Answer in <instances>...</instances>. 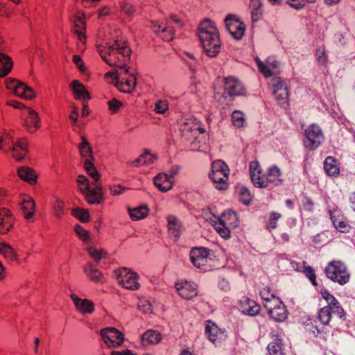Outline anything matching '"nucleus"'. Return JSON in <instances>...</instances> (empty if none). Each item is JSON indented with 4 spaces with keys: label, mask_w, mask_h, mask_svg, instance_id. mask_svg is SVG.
Wrapping results in <instances>:
<instances>
[{
    "label": "nucleus",
    "mask_w": 355,
    "mask_h": 355,
    "mask_svg": "<svg viewBox=\"0 0 355 355\" xmlns=\"http://www.w3.org/2000/svg\"><path fill=\"white\" fill-rule=\"evenodd\" d=\"M303 272L313 286H318L315 270L312 267L309 266H304Z\"/></svg>",
    "instance_id": "obj_55"
},
{
    "label": "nucleus",
    "mask_w": 355,
    "mask_h": 355,
    "mask_svg": "<svg viewBox=\"0 0 355 355\" xmlns=\"http://www.w3.org/2000/svg\"><path fill=\"white\" fill-rule=\"evenodd\" d=\"M198 35L204 51L209 57H216L220 51V40L214 21L204 19L198 28Z\"/></svg>",
    "instance_id": "obj_3"
},
{
    "label": "nucleus",
    "mask_w": 355,
    "mask_h": 355,
    "mask_svg": "<svg viewBox=\"0 0 355 355\" xmlns=\"http://www.w3.org/2000/svg\"><path fill=\"white\" fill-rule=\"evenodd\" d=\"M105 77H112L116 87L121 92L131 93L135 89L137 79L135 74L130 71V68L121 69V72H108Z\"/></svg>",
    "instance_id": "obj_5"
},
{
    "label": "nucleus",
    "mask_w": 355,
    "mask_h": 355,
    "mask_svg": "<svg viewBox=\"0 0 355 355\" xmlns=\"http://www.w3.org/2000/svg\"><path fill=\"white\" fill-rule=\"evenodd\" d=\"M71 112L69 116V118L71 121H72V125H74L76 122H77V119H78V107L76 105H71Z\"/></svg>",
    "instance_id": "obj_64"
},
{
    "label": "nucleus",
    "mask_w": 355,
    "mask_h": 355,
    "mask_svg": "<svg viewBox=\"0 0 355 355\" xmlns=\"http://www.w3.org/2000/svg\"><path fill=\"white\" fill-rule=\"evenodd\" d=\"M13 225V218L11 211L6 208L0 209V234L8 233Z\"/></svg>",
    "instance_id": "obj_25"
},
{
    "label": "nucleus",
    "mask_w": 355,
    "mask_h": 355,
    "mask_svg": "<svg viewBox=\"0 0 355 355\" xmlns=\"http://www.w3.org/2000/svg\"><path fill=\"white\" fill-rule=\"evenodd\" d=\"M331 219L334 227L340 232L347 233L351 230L346 218H345L339 211H334L331 214Z\"/></svg>",
    "instance_id": "obj_26"
},
{
    "label": "nucleus",
    "mask_w": 355,
    "mask_h": 355,
    "mask_svg": "<svg viewBox=\"0 0 355 355\" xmlns=\"http://www.w3.org/2000/svg\"><path fill=\"white\" fill-rule=\"evenodd\" d=\"M6 83L7 88L12 89L16 96L27 100H31L36 96L33 89L24 83H20L15 79H7Z\"/></svg>",
    "instance_id": "obj_16"
},
{
    "label": "nucleus",
    "mask_w": 355,
    "mask_h": 355,
    "mask_svg": "<svg viewBox=\"0 0 355 355\" xmlns=\"http://www.w3.org/2000/svg\"><path fill=\"white\" fill-rule=\"evenodd\" d=\"M20 206L24 218L27 220H30L35 214V201L31 197L24 196L22 198L21 202L20 203Z\"/></svg>",
    "instance_id": "obj_28"
},
{
    "label": "nucleus",
    "mask_w": 355,
    "mask_h": 355,
    "mask_svg": "<svg viewBox=\"0 0 355 355\" xmlns=\"http://www.w3.org/2000/svg\"><path fill=\"white\" fill-rule=\"evenodd\" d=\"M166 220L168 235L170 237H173L176 241L179 239L184 231L182 223L174 215H168Z\"/></svg>",
    "instance_id": "obj_20"
},
{
    "label": "nucleus",
    "mask_w": 355,
    "mask_h": 355,
    "mask_svg": "<svg viewBox=\"0 0 355 355\" xmlns=\"http://www.w3.org/2000/svg\"><path fill=\"white\" fill-rule=\"evenodd\" d=\"M162 340V335L154 330H148L142 336L141 343L144 346L157 345Z\"/></svg>",
    "instance_id": "obj_33"
},
{
    "label": "nucleus",
    "mask_w": 355,
    "mask_h": 355,
    "mask_svg": "<svg viewBox=\"0 0 355 355\" xmlns=\"http://www.w3.org/2000/svg\"><path fill=\"white\" fill-rule=\"evenodd\" d=\"M256 62L259 71L266 78L271 77L274 71L279 67V62L270 58H268L265 62L256 59Z\"/></svg>",
    "instance_id": "obj_22"
},
{
    "label": "nucleus",
    "mask_w": 355,
    "mask_h": 355,
    "mask_svg": "<svg viewBox=\"0 0 355 355\" xmlns=\"http://www.w3.org/2000/svg\"><path fill=\"white\" fill-rule=\"evenodd\" d=\"M101 336L104 343L110 348L121 347L125 340L124 334L114 327L102 329Z\"/></svg>",
    "instance_id": "obj_15"
},
{
    "label": "nucleus",
    "mask_w": 355,
    "mask_h": 355,
    "mask_svg": "<svg viewBox=\"0 0 355 355\" xmlns=\"http://www.w3.org/2000/svg\"><path fill=\"white\" fill-rule=\"evenodd\" d=\"M239 220L236 212L228 210L225 211L215 222L214 227L223 238L230 237V231L238 227Z\"/></svg>",
    "instance_id": "obj_8"
},
{
    "label": "nucleus",
    "mask_w": 355,
    "mask_h": 355,
    "mask_svg": "<svg viewBox=\"0 0 355 355\" xmlns=\"http://www.w3.org/2000/svg\"><path fill=\"white\" fill-rule=\"evenodd\" d=\"M230 169L222 160H216L211 164V172L209 176L216 189L226 190L229 187Z\"/></svg>",
    "instance_id": "obj_6"
},
{
    "label": "nucleus",
    "mask_w": 355,
    "mask_h": 355,
    "mask_svg": "<svg viewBox=\"0 0 355 355\" xmlns=\"http://www.w3.org/2000/svg\"><path fill=\"white\" fill-rule=\"evenodd\" d=\"M27 116L24 121V127L31 133L35 132L40 128V120L36 112L30 107H27Z\"/></svg>",
    "instance_id": "obj_23"
},
{
    "label": "nucleus",
    "mask_w": 355,
    "mask_h": 355,
    "mask_svg": "<svg viewBox=\"0 0 355 355\" xmlns=\"http://www.w3.org/2000/svg\"><path fill=\"white\" fill-rule=\"evenodd\" d=\"M121 10L128 16H132L136 12V8L128 2H123L121 3Z\"/></svg>",
    "instance_id": "obj_57"
},
{
    "label": "nucleus",
    "mask_w": 355,
    "mask_h": 355,
    "mask_svg": "<svg viewBox=\"0 0 355 355\" xmlns=\"http://www.w3.org/2000/svg\"><path fill=\"white\" fill-rule=\"evenodd\" d=\"M324 169L326 174L331 177H337L340 174L338 161L334 157H327L324 162Z\"/></svg>",
    "instance_id": "obj_29"
},
{
    "label": "nucleus",
    "mask_w": 355,
    "mask_h": 355,
    "mask_svg": "<svg viewBox=\"0 0 355 355\" xmlns=\"http://www.w3.org/2000/svg\"><path fill=\"white\" fill-rule=\"evenodd\" d=\"M137 307L139 311H151L153 304L147 298L141 297L138 300Z\"/></svg>",
    "instance_id": "obj_52"
},
{
    "label": "nucleus",
    "mask_w": 355,
    "mask_h": 355,
    "mask_svg": "<svg viewBox=\"0 0 355 355\" xmlns=\"http://www.w3.org/2000/svg\"><path fill=\"white\" fill-rule=\"evenodd\" d=\"M249 173L253 185L257 188H272L282 184L280 169L272 166L263 172L257 161H252L249 164Z\"/></svg>",
    "instance_id": "obj_2"
},
{
    "label": "nucleus",
    "mask_w": 355,
    "mask_h": 355,
    "mask_svg": "<svg viewBox=\"0 0 355 355\" xmlns=\"http://www.w3.org/2000/svg\"><path fill=\"white\" fill-rule=\"evenodd\" d=\"M87 252L97 264L101 259H105L107 256V253L105 250L103 249H98L93 246L87 248Z\"/></svg>",
    "instance_id": "obj_46"
},
{
    "label": "nucleus",
    "mask_w": 355,
    "mask_h": 355,
    "mask_svg": "<svg viewBox=\"0 0 355 355\" xmlns=\"http://www.w3.org/2000/svg\"><path fill=\"white\" fill-rule=\"evenodd\" d=\"M270 318L276 322H283L287 318V312H268Z\"/></svg>",
    "instance_id": "obj_59"
},
{
    "label": "nucleus",
    "mask_w": 355,
    "mask_h": 355,
    "mask_svg": "<svg viewBox=\"0 0 355 355\" xmlns=\"http://www.w3.org/2000/svg\"><path fill=\"white\" fill-rule=\"evenodd\" d=\"M264 291L265 289L261 291V295L262 297L265 300L266 303L264 304V307L267 311H274L276 309H285V305L281 301L279 297L274 296V295H271V297H264Z\"/></svg>",
    "instance_id": "obj_32"
},
{
    "label": "nucleus",
    "mask_w": 355,
    "mask_h": 355,
    "mask_svg": "<svg viewBox=\"0 0 355 355\" xmlns=\"http://www.w3.org/2000/svg\"><path fill=\"white\" fill-rule=\"evenodd\" d=\"M343 311L338 300L334 297L327 302V306L322 308L320 311Z\"/></svg>",
    "instance_id": "obj_53"
},
{
    "label": "nucleus",
    "mask_w": 355,
    "mask_h": 355,
    "mask_svg": "<svg viewBox=\"0 0 355 355\" xmlns=\"http://www.w3.org/2000/svg\"><path fill=\"white\" fill-rule=\"evenodd\" d=\"M118 283L124 288L136 291L140 287L138 282L139 275L126 268H121L114 270Z\"/></svg>",
    "instance_id": "obj_12"
},
{
    "label": "nucleus",
    "mask_w": 355,
    "mask_h": 355,
    "mask_svg": "<svg viewBox=\"0 0 355 355\" xmlns=\"http://www.w3.org/2000/svg\"><path fill=\"white\" fill-rule=\"evenodd\" d=\"M151 28L153 32L164 41L170 42L174 38V27L171 22L152 21Z\"/></svg>",
    "instance_id": "obj_18"
},
{
    "label": "nucleus",
    "mask_w": 355,
    "mask_h": 355,
    "mask_svg": "<svg viewBox=\"0 0 355 355\" xmlns=\"http://www.w3.org/2000/svg\"><path fill=\"white\" fill-rule=\"evenodd\" d=\"M13 62L10 56L0 53V77L6 76L12 70Z\"/></svg>",
    "instance_id": "obj_34"
},
{
    "label": "nucleus",
    "mask_w": 355,
    "mask_h": 355,
    "mask_svg": "<svg viewBox=\"0 0 355 355\" xmlns=\"http://www.w3.org/2000/svg\"><path fill=\"white\" fill-rule=\"evenodd\" d=\"M76 182L80 191L85 195L89 204H99L103 198L102 188L99 184L94 183V188L89 184L88 178L83 175L78 176Z\"/></svg>",
    "instance_id": "obj_7"
},
{
    "label": "nucleus",
    "mask_w": 355,
    "mask_h": 355,
    "mask_svg": "<svg viewBox=\"0 0 355 355\" xmlns=\"http://www.w3.org/2000/svg\"><path fill=\"white\" fill-rule=\"evenodd\" d=\"M232 122L237 128L243 127L245 123L243 113L239 110L234 111L232 114Z\"/></svg>",
    "instance_id": "obj_47"
},
{
    "label": "nucleus",
    "mask_w": 355,
    "mask_h": 355,
    "mask_svg": "<svg viewBox=\"0 0 355 355\" xmlns=\"http://www.w3.org/2000/svg\"><path fill=\"white\" fill-rule=\"evenodd\" d=\"M98 52L108 65L121 70L130 63L132 51L125 41L116 40L100 46Z\"/></svg>",
    "instance_id": "obj_1"
},
{
    "label": "nucleus",
    "mask_w": 355,
    "mask_h": 355,
    "mask_svg": "<svg viewBox=\"0 0 355 355\" xmlns=\"http://www.w3.org/2000/svg\"><path fill=\"white\" fill-rule=\"evenodd\" d=\"M107 104L109 109L112 113H116L122 106V103L116 98H113L112 100L108 101Z\"/></svg>",
    "instance_id": "obj_60"
},
{
    "label": "nucleus",
    "mask_w": 355,
    "mask_h": 355,
    "mask_svg": "<svg viewBox=\"0 0 355 355\" xmlns=\"http://www.w3.org/2000/svg\"><path fill=\"white\" fill-rule=\"evenodd\" d=\"M209 250L205 248H193L190 252V259L195 267L202 270L211 268Z\"/></svg>",
    "instance_id": "obj_13"
},
{
    "label": "nucleus",
    "mask_w": 355,
    "mask_h": 355,
    "mask_svg": "<svg viewBox=\"0 0 355 355\" xmlns=\"http://www.w3.org/2000/svg\"><path fill=\"white\" fill-rule=\"evenodd\" d=\"M28 141L25 138L19 139L15 143H13L10 149L12 156L16 160L23 159L27 153Z\"/></svg>",
    "instance_id": "obj_27"
},
{
    "label": "nucleus",
    "mask_w": 355,
    "mask_h": 355,
    "mask_svg": "<svg viewBox=\"0 0 355 355\" xmlns=\"http://www.w3.org/2000/svg\"><path fill=\"white\" fill-rule=\"evenodd\" d=\"M83 270L87 278L96 284H103L106 282L105 275L91 262L85 264Z\"/></svg>",
    "instance_id": "obj_21"
},
{
    "label": "nucleus",
    "mask_w": 355,
    "mask_h": 355,
    "mask_svg": "<svg viewBox=\"0 0 355 355\" xmlns=\"http://www.w3.org/2000/svg\"><path fill=\"white\" fill-rule=\"evenodd\" d=\"M178 295L183 299L189 300L198 294V286L192 281H180L175 284Z\"/></svg>",
    "instance_id": "obj_17"
},
{
    "label": "nucleus",
    "mask_w": 355,
    "mask_h": 355,
    "mask_svg": "<svg viewBox=\"0 0 355 355\" xmlns=\"http://www.w3.org/2000/svg\"><path fill=\"white\" fill-rule=\"evenodd\" d=\"M239 309L241 311H260V305L248 297L243 296L239 300Z\"/></svg>",
    "instance_id": "obj_37"
},
{
    "label": "nucleus",
    "mask_w": 355,
    "mask_h": 355,
    "mask_svg": "<svg viewBox=\"0 0 355 355\" xmlns=\"http://www.w3.org/2000/svg\"><path fill=\"white\" fill-rule=\"evenodd\" d=\"M70 87L76 99L87 101L90 98L89 92L80 81L76 80H73Z\"/></svg>",
    "instance_id": "obj_30"
},
{
    "label": "nucleus",
    "mask_w": 355,
    "mask_h": 355,
    "mask_svg": "<svg viewBox=\"0 0 355 355\" xmlns=\"http://www.w3.org/2000/svg\"><path fill=\"white\" fill-rule=\"evenodd\" d=\"M72 214L83 223L88 222L89 220V212L79 207L73 209Z\"/></svg>",
    "instance_id": "obj_50"
},
{
    "label": "nucleus",
    "mask_w": 355,
    "mask_h": 355,
    "mask_svg": "<svg viewBox=\"0 0 355 355\" xmlns=\"http://www.w3.org/2000/svg\"><path fill=\"white\" fill-rule=\"evenodd\" d=\"M270 337L272 339L268 347L267 355H284L283 352V343L280 336L276 332H271Z\"/></svg>",
    "instance_id": "obj_24"
},
{
    "label": "nucleus",
    "mask_w": 355,
    "mask_h": 355,
    "mask_svg": "<svg viewBox=\"0 0 355 355\" xmlns=\"http://www.w3.org/2000/svg\"><path fill=\"white\" fill-rule=\"evenodd\" d=\"M270 87L277 103L283 107L288 106L289 88L286 80L281 77L275 76L270 80Z\"/></svg>",
    "instance_id": "obj_10"
},
{
    "label": "nucleus",
    "mask_w": 355,
    "mask_h": 355,
    "mask_svg": "<svg viewBox=\"0 0 355 355\" xmlns=\"http://www.w3.org/2000/svg\"><path fill=\"white\" fill-rule=\"evenodd\" d=\"M73 31L77 35L78 40L85 44L86 38V21L85 15L83 12H78L74 17L73 20Z\"/></svg>",
    "instance_id": "obj_19"
},
{
    "label": "nucleus",
    "mask_w": 355,
    "mask_h": 355,
    "mask_svg": "<svg viewBox=\"0 0 355 355\" xmlns=\"http://www.w3.org/2000/svg\"><path fill=\"white\" fill-rule=\"evenodd\" d=\"M92 161L93 160H90L89 159L85 160L84 167L87 174L94 180V182L98 184V182L100 179V175L94 166Z\"/></svg>",
    "instance_id": "obj_44"
},
{
    "label": "nucleus",
    "mask_w": 355,
    "mask_h": 355,
    "mask_svg": "<svg viewBox=\"0 0 355 355\" xmlns=\"http://www.w3.org/2000/svg\"><path fill=\"white\" fill-rule=\"evenodd\" d=\"M71 299L78 311H94V304L91 300H83L74 295H71Z\"/></svg>",
    "instance_id": "obj_38"
},
{
    "label": "nucleus",
    "mask_w": 355,
    "mask_h": 355,
    "mask_svg": "<svg viewBox=\"0 0 355 355\" xmlns=\"http://www.w3.org/2000/svg\"><path fill=\"white\" fill-rule=\"evenodd\" d=\"M285 2L296 10L302 8L305 5L304 0H285Z\"/></svg>",
    "instance_id": "obj_61"
},
{
    "label": "nucleus",
    "mask_w": 355,
    "mask_h": 355,
    "mask_svg": "<svg viewBox=\"0 0 355 355\" xmlns=\"http://www.w3.org/2000/svg\"><path fill=\"white\" fill-rule=\"evenodd\" d=\"M303 209L307 211H312L314 208V202L309 198H304L302 201Z\"/></svg>",
    "instance_id": "obj_63"
},
{
    "label": "nucleus",
    "mask_w": 355,
    "mask_h": 355,
    "mask_svg": "<svg viewBox=\"0 0 355 355\" xmlns=\"http://www.w3.org/2000/svg\"><path fill=\"white\" fill-rule=\"evenodd\" d=\"M315 56L318 62L321 64L325 66L327 64V55L326 53L325 47L324 46H321L317 48L315 51Z\"/></svg>",
    "instance_id": "obj_49"
},
{
    "label": "nucleus",
    "mask_w": 355,
    "mask_h": 355,
    "mask_svg": "<svg viewBox=\"0 0 355 355\" xmlns=\"http://www.w3.org/2000/svg\"><path fill=\"white\" fill-rule=\"evenodd\" d=\"M155 159L156 157L154 155L146 151L133 161L132 165L138 167L144 164H153Z\"/></svg>",
    "instance_id": "obj_41"
},
{
    "label": "nucleus",
    "mask_w": 355,
    "mask_h": 355,
    "mask_svg": "<svg viewBox=\"0 0 355 355\" xmlns=\"http://www.w3.org/2000/svg\"><path fill=\"white\" fill-rule=\"evenodd\" d=\"M226 29L236 40H241L245 35L246 27L241 20L235 15L229 14L225 19Z\"/></svg>",
    "instance_id": "obj_14"
},
{
    "label": "nucleus",
    "mask_w": 355,
    "mask_h": 355,
    "mask_svg": "<svg viewBox=\"0 0 355 355\" xmlns=\"http://www.w3.org/2000/svg\"><path fill=\"white\" fill-rule=\"evenodd\" d=\"M224 92L214 93V98L223 108L233 105L235 97L245 96L247 90L243 83L234 76H227L223 79Z\"/></svg>",
    "instance_id": "obj_4"
},
{
    "label": "nucleus",
    "mask_w": 355,
    "mask_h": 355,
    "mask_svg": "<svg viewBox=\"0 0 355 355\" xmlns=\"http://www.w3.org/2000/svg\"><path fill=\"white\" fill-rule=\"evenodd\" d=\"M281 218V214L277 212H271L269 218L266 224V228L269 231L274 230L277 227L278 220Z\"/></svg>",
    "instance_id": "obj_48"
},
{
    "label": "nucleus",
    "mask_w": 355,
    "mask_h": 355,
    "mask_svg": "<svg viewBox=\"0 0 355 355\" xmlns=\"http://www.w3.org/2000/svg\"><path fill=\"white\" fill-rule=\"evenodd\" d=\"M64 203L61 200H56L53 205L54 215L58 218H61L64 213Z\"/></svg>",
    "instance_id": "obj_51"
},
{
    "label": "nucleus",
    "mask_w": 355,
    "mask_h": 355,
    "mask_svg": "<svg viewBox=\"0 0 355 355\" xmlns=\"http://www.w3.org/2000/svg\"><path fill=\"white\" fill-rule=\"evenodd\" d=\"M236 191L238 194L239 200L240 202L245 205H249L252 200V196L250 191L244 187H237Z\"/></svg>",
    "instance_id": "obj_40"
},
{
    "label": "nucleus",
    "mask_w": 355,
    "mask_h": 355,
    "mask_svg": "<svg viewBox=\"0 0 355 355\" xmlns=\"http://www.w3.org/2000/svg\"><path fill=\"white\" fill-rule=\"evenodd\" d=\"M168 109V103L166 100H159L155 104V109L156 113L164 114Z\"/></svg>",
    "instance_id": "obj_54"
},
{
    "label": "nucleus",
    "mask_w": 355,
    "mask_h": 355,
    "mask_svg": "<svg viewBox=\"0 0 355 355\" xmlns=\"http://www.w3.org/2000/svg\"><path fill=\"white\" fill-rule=\"evenodd\" d=\"M172 177H168L166 174L159 173L154 178L155 186L161 191H167L173 187Z\"/></svg>",
    "instance_id": "obj_31"
},
{
    "label": "nucleus",
    "mask_w": 355,
    "mask_h": 355,
    "mask_svg": "<svg viewBox=\"0 0 355 355\" xmlns=\"http://www.w3.org/2000/svg\"><path fill=\"white\" fill-rule=\"evenodd\" d=\"M318 318L322 324H327L331 319V312H318Z\"/></svg>",
    "instance_id": "obj_62"
},
{
    "label": "nucleus",
    "mask_w": 355,
    "mask_h": 355,
    "mask_svg": "<svg viewBox=\"0 0 355 355\" xmlns=\"http://www.w3.org/2000/svg\"><path fill=\"white\" fill-rule=\"evenodd\" d=\"M0 254L9 261L12 262L17 260V254L13 248L6 243H3L0 244Z\"/></svg>",
    "instance_id": "obj_42"
},
{
    "label": "nucleus",
    "mask_w": 355,
    "mask_h": 355,
    "mask_svg": "<svg viewBox=\"0 0 355 355\" xmlns=\"http://www.w3.org/2000/svg\"><path fill=\"white\" fill-rule=\"evenodd\" d=\"M74 230L81 240L84 241L89 240V233L88 231L85 230L82 226H80V225H76L74 227Z\"/></svg>",
    "instance_id": "obj_58"
},
{
    "label": "nucleus",
    "mask_w": 355,
    "mask_h": 355,
    "mask_svg": "<svg viewBox=\"0 0 355 355\" xmlns=\"http://www.w3.org/2000/svg\"><path fill=\"white\" fill-rule=\"evenodd\" d=\"M219 332V329L214 322L209 320L207 322L205 327V334L210 341L213 343L215 342L217 339Z\"/></svg>",
    "instance_id": "obj_43"
},
{
    "label": "nucleus",
    "mask_w": 355,
    "mask_h": 355,
    "mask_svg": "<svg viewBox=\"0 0 355 355\" xmlns=\"http://www.w3.org/2000/svg\"><path fill=\"white\" fill-rule=\"evenodd\" d=\"M128 213L132 220H138L147 217L149 214V208L147 205H142L135 208L128 209Z\"/></svg>",
    "instance_id": "obj_36"
},
{
    "label": "nucleus",
    "mask_w": 355,
    "mask_h": 355,
    "mask_svg": "<svg viewBox=\"0 0 355 355\" xmlns=\"http://www.w3.org/2000/svg\"><path fill=\"white\" fill-rule=\"evenodd\" d=\"M81 143L79 145V150L80 154L85 160L89 159L90 160H93V155L92 148L89 146V144L87 139L85 137H81Z\"/></svg>",
    "instance_id": "obj_39"
},
{
    "label": "nucleus",
    "mask_w": 355,
    "mask_h": 355,
    "mask_svg": "<svg viewBox=\"0 0 355 355\" xmlns=\"http://www.w3.org/2000/svg\"><path fill=\"white\" fill-rule=\"evenodd\" d=\"M303 134V144L309 150H315L324 140L322 131L316 124L307 126Z\"/></svg>",
    "instance_id": "obj_11"
},
{
    "label": "nucleus",
    "mask_w": 355,
    "mask_h": 355,
    "mask_svg": "<svg viewBox=\"0 0 355 355\" xmlns=\"http://www.w3.org/2000/svg\"><path fill=\"white\" fill-rule=\"evenodd\" d=\"M13 139L12 136L7 132L0 133V149L3 151H8L13 145Z\"/></svg>",
    "instance_id": "obj_45"
},
{
    "label": "nucleus",
    "mask_w": 355,
    "mask_h": 355,
    "mask_svg": "<svg viewBox=\"0 0 355 355\" xmlns=\"http://www.w3.org/2000/svg\"><path fill=\"white\" fill-rule=\"evenodd\" d=\"M19 177L31 184L36 182L37 175L35 171L29 167L22 166L17 171Z\"/></svg>",
    "instance_id": "obj_35"
},
{
    "label": "nucleus",
    "mask_w": 355,
    "mask_h": 355,
    "mask_svg": "<svg viewBox=\"0 0 355 355\" xmlns=\"http://www.w3.org/2000/svg\"><path fill=\"white\" fill-rule=\"evenodd\" d=\"M262 15L261 3L259 1L251 10V17L253 21H257Z\"/></svg>",
    "instance_id": "obj_56"
},
{
    "label": "nucleus",
    "mask_w": 355,
    "mask_h": 355,
    "mask_svg": "<svg viewBox=\"0 0 355 355\" xmlns=\"http://www.w3.org/2000/svg\"><path fill=\"white\" fill-rule=\"evenodd\" d=\"M324 272L329 279L340 285L347 283L350 277L346 266L340 261L329 262L324 269Z\"/></svg>",
    "instance_id": "obj_9"
}]
</instances>
